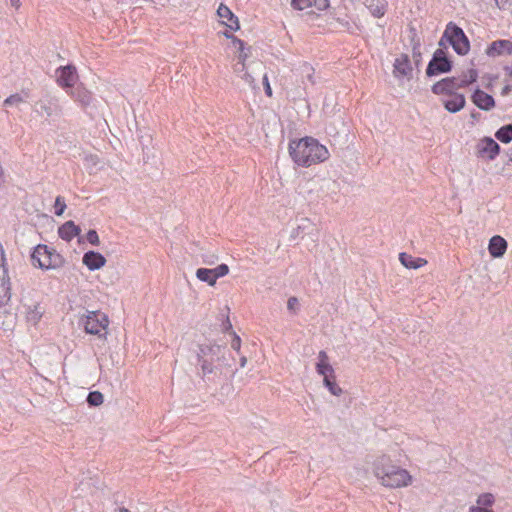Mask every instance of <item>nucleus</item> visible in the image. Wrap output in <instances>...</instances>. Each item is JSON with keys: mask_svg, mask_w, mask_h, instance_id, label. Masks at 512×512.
<instances>
[{"mask_svg": "<svg viewBox=\"0 0 512 512\" xmlns=\"http://www.w3.org/2000/svg\"><path fill=\"white\" fill-rule=\"evenodd\" d=\"M10 4L15 9H19L21 6V0H10Z\"/></svg>", "mask_w": 512, "mask_h": 512, "instance_id": "obj_45", "label": "nucleus"}, {"mask_svg": "<svg viewBox=\"0 0 512 512\" xmlns=\"http://www.w3.org/2000/svg\"><path fill=\"white\" fill-rule=\"evenodd\" d=\"M496 3L500 9H504V3L500 4L498 1H496Z\"/></svg>", "mask_w": 512, "mask_h": 512, "instance_id": "obj_50", "label": "nucleus"}, {"mask_svg": "<svg viewBox=\"0 0 512 512\" xmlns=\"http://www.w3.org/2000/svg\"><path fill=\"white\" fill-rule=\"evenodd\" d=\"M394 64H410L409 57L407 55H405L403 62H400L399 59L396 58Z\"/></svg>", "mask_w": 512, "mask_h": 512, "instance_id": "obj_43", "label": "nucleus"}, {"mask_svg": "<svg viewBox=\"0 0 512 512\" xmlns=\"http://www.w3.org/2000/svg\"><path fill=\"white\" fill-rule=\"evenodd\" d=\"M479 73L474 68L462 70L458 76L446 77L436 82L431 91L435 95H445L448 98L441 100L444 108L450 113H457L465 107L466 99L458 89L467 88L478 79Z\"/></svg>", "mask_w": 512, "mask_h": 512, "instance_id": "obj_1", "label": "nucleus"}, {"mask_svg": "<svg viewBox=\"0 0 512 512\" xmlns=\"http://www.w3.org/2000/svg\"><path fill=\"white\" fill-rule=\"evenodd\" d=\"M80 233L81 228L72 220L65 222L58 228L59 237L67 242H70L74 237L79 236Z\"/></svg>", "mask_w": 512, "mask_h": 512, "instance_id": "obj_17", "label": "nucleus"}, {"mask_svg": "<svg viewBox=\"0 0 512 512\" xmlns=\"http://www.w3.org/2000/svg\"><path fill=\"white\" fill-rule=\"evenodd\" d=\"M222 330L223 332H233L232 331V324L230 322L229 317L227 316L226 319L222 322Z\"/></svg>", "mask_w": 512, "mask_h": 512, "instance_id": "obj_39", "label": "nucleus"}, {"mask_svg": "<svg viewBox=\"0 0 512 512\" xmlns=\"http://www.w3.org/2000/svg\"><path fill=\"white\" fill-rule=\"evenodd\" d=\"M291 6L296 10L315 8L323 11L329 7V0H291Z\"/></svg>", "mask_w": 512, "mask_h": 512, "instance_id": "obj_15", "label": "nucleus"}, {"mask_svg": "<svg viewBox=\"0 0 512 512\" xmlns=\"http://www.w3.org/2000/svg\"><path fill=\"white\" fill-rule=\"evenodd\" d=\"M233 338L231 340V348L237 352H239L241 348V338L235 333L232 332Z\"/></svg>", "mask_w": 512, "mask_h": 512, "instance_id": "obj_37", "label": "nucleus"}, {"mask_svg": "<svg viewBox=\"0 0 512 512\" xmlns=\"http://www.w3.org/2000/svg\"><path fill=\"white\" fill-rule=\"evenodd\" d=\"M86 240L94 246H98L100 244L99 236L96 230L90 229L86 234Z\"/></svg>", "mask_w": 512, "mask_h": 512, "instance_id": "obj_34", "label": "nucleus"}, {"mask_svg": "<svg viewBox=\"0 0 512 512\" xmlns=\"http://www.w3.org/2000/svg\"><path fill=\"white\" fill-rule=\"evenodd\" d=\"M495 502L494 495L491 493H483L477 498V506L489 509Z\"/></svg>", "mask_w": 512, "mask_h": 512, "instance_id": "obj_30", "label": "nucleus"}, {"mask_svg": "<svg viewBox=\"0 0 512 512\" xmlns=\"http://www.w3.org/2000/svg\"><path fill=\"white\" fill-rule=\"evenodd\" d=\"M66 209V203L62 196H57L54 204V213L57 216H61Z\"/></svg>", "mask_w": 512, "mask_h": 512, "instance_id": "obj_32", "label": "nucleus"}, {"mask_svg": "<svg viewBox=\"0 0 512 512\" xmlns=\"http://www.w3.org/2000/svg\"><path fill=\"white\" fill-rule=\"evenodd\" d=\"M44 312V308L39 303L29 306L26 311L27 322L32 325H37Z\"/></svg>", "mask_w": 512, "mask_h": 512, "instance_id": "obj_21", "label": "nucleus"}, {"mask_svg": "<svg viewBox=\"0 0 512 512\" xmlns=\"http://www.w3.org/2000/svg\"><path fill=\"white\" fill-rule=\"evenodd\" d=\"M400 263L408 269H418L427 264V261L421 257H414L406 252L399 254Z\"/></svg>", "mask_w": 512, "mask_h": 512, "instance_id": "obj_19", "label": "nucleus"}, {"mask_svg": "<svg viewBox=\"0 0 512 512\" xmlns=\"http://www.w3.org/2000/svg\"><path fill=\"white\" fill-rule=\"evenodd\" d=\"M299 308V301L295 296H291L287 301V309L294 314L297 313V310Z\"/></svg>", "mask_w": 512, "mask_h": 512, "instance_id": "obj_35", "label": "nucleus"}, {"mask_svg": "<svg viewBox=\"0 0 512 512\" xmlns=\"http://www.w3.org/2000/svg\"><path fill=\"white\" fill-rule=\"evenodd\" d=\"M471 101L479 109L484 111H490L496 105L494 98L490 94L481 90L479 87L473 91L471 95Z\"/></svg>", "mask_w": 512, "mask_h": 512, "instance_id": "obj_11", "label": "nucleus"}, {"mask_svg": "<svg viewBox=\"0 0 512 512\" xmlns=\"http://www.w3.org/2000/svg\"><path fill=\"white\" fill-rule=\"evenodd\" d=\"M71 98L77 102L82 109H86L92 102L93 96L82 84L73 86L67 91Z\"/></svg>", "mask_w": 512, "mask_h": 512, "instance_id": "obj_10", "label": "nucleus"}, {"mask_svg": "<svg viewBox=\"0 0 512 512\" xmlns=\"http://www.w3.org/2000/svg\"><path fill=\"white\" fill-rule=\"evenodd\" d=\"M288 150L294 163L301 167H310L325 162L330 157L326 146L310 136L299 140H290Z\"/></svg>", "mask_w": 512, "mask_h": 512, "instance_id": "obj_4", "label": "nucleus"}, {"mask_svg": "<svg viewBox=\"0 0 512 512\" xmlns=\"http://www.w3.org/2000/svg\"><path fill=\"white\" fill-rule=\"evenodd\" d=\"M235 42L239 45V50H240L239 61L242 62V64H244V61L247 58V53L244 51L245 50V48H244L245 43L242 40H239V39H237Z\"/></svg>", "mask_w": 512, "mask_h": 512, "instance_id": "obj_36", "label": "nucleus"}, {"mask_svg": "<svg viewBox=\"0 0 512 512\" xmlns=\"http://www.w3.org/2000/svg\"><path fill=\"white\" fill-rule=\"evenodd\" d=\"M82 262L90 271H95L106 264V259L101 253L91 250L84 253Z\"/></svg>", "mask_w": 512, "mask_h": 512, "instance_id": "obj_13", "label": "nucleus"}, {"mask_svg": "<svg viewBox=\"0 0 512 512\" xmlns=\"http://www.w3.org/2000/svg\"><path fill=\"white\" fill-rule=\"evenodd\" d=\"M485 52L490 57L512 55V41L507 39L493 41L487 46Z\"/></svg>", "mask_w": 512, "mask_h": 512, "instance_id": "obj_12", "label": "nucleus"}, {"mask_svg": "<svg viewBox=\"0 0 512 512\" xmlns=\"http://www.w3.org/2000/svg\"><path fill=\"white\" fill-rule=\"evenodd\" d=\"M504 67H505V70L507 71L508 75L512 79V66H504Z\"/></svg>", "mask_w": 512, "mask_h": 512, "instance_id": "obj_46", "label": "nucleus"}, {"mask_svg": "<svg viewBox=\"0 0 512 512\" xmlns=\"http://www.w3.org/2000/svg\"><path fill=\"white\" fill-rule=\"evenodd\" d=\"M104 401V396L100 391H90L87 395L86 402L89 407H98Z\"/></svg>", "mask_w": 512, "mask_h": 512, "instance_id": "obj_29", "label": "nucleus"}, {"mask_svg": "<svg viewBox=\"0 0 512 512\" xmlns=\"http://www.w3.org/2000/svg\"><path fill=\"white\" fill-rule=\"evenodd\" d=\"M217 15L222 19H227L225 25L233 31L240 29V23L238 17L230 10V8L224 4H220L217 9Z\"/></svg>", "mask_w": 512, "mask_h": 512, "instance_id": "obj_14", "label": "nucleus"}, {"mask_svg": "<svg viewBox=\"0 0 512 512\" xmlns=\"http://www.w3.org/2000/svg\"><path fill=\"white\" fill-rule=\"evenodd\" d=\"M323 384L334 396H340L343 392L339 385L336 383L335 374L333 376L323 378Z\"/></svg>", "mask_w": 512, "mask_h": 512, "instance_id": "obj_26", "label": "nucleus"}, {"mask_svg": "<svg viewBox=\"0 0 512 512\" xmlns=\"http://www.w3.org/2000/svg\"><path fill=\"white\" fill-rule=\"evenodd\" d=\"M507 250V241L499 235L493 236L488 245L489 254L494 258L502 257Z\"/></svg>", "mask_w": 512, "mask_h": 512, "instance_id": "obj_16", "label": "nucleus"}, {"mask_svg": "<svg viewBox=\"0 0 512 512\" xmlns=\"http://www.w3.org/2000/svg\"><path fill=\"white\" fill-rule=\"evenodd\" d=\"M410 32L412 33V43H413V48H412V56H413V59H414V64H420L422 58H421V44H420V41L419 39L416 41L415 40V37H416V30L415 28L411 27L410 28Z\"/></svg>", "mask_w": 512, "mask_h": 512, "instance_id": "obj_27", "label": "nucleus"}, {"mask_svg": "<svg viewBox=\"0 0 512 512\" xmlns=\"http://www.w3.org/2000/svg\"><path fill=\"white\" fill-rule=\"evenodd\" d=\"M386 6V0H372L371 3L368 5V8L374 17L380 18L384 16L386 12Z\"/></svg>", "mask_w": 512, "mask_h": 512, "instance_id": "obj_24", "label": "nucleus"}, {"mask_svg": "<svg viewBox=\"0 0 512 512\" xmlns=\"http://www.w3.org/2000/svg\"><path fill=\"white\" fill-rule=\"evenodd\" d=\"M510 91H512V85L507 84L503 87L501 94L507 95Z\"/></svg>", "mask_w": 512, "mask_h": 512, "instance_id": "obj_44", "label": "nucleus"}, {"mask_svg": "<svg viewBox=\"0 0 512 512\" xmlns=\"http://www.w3.org/2000/svg\"><path fill=\"white\" fill-rule=\"evenodd\" d=\"M212 271H213V277H215V279L217 280L221 277L226 276L229 273V267L227 264L222 263V264L218 265L217 267L213 268Z\"/></svg>", "mask_w": 512, "mask_h": 512, "instance_id": "obj_33", "label": "nucleus"}, {"mask_svg": "<svg viewBox=\"0 0 512 512\" xmlns=\"http://www.w3.org/2000/svg\"><path fill=\"white\" fill-rule=\"evenodd\" d=\"M500 145L491 137L485 136L476 146V155L478 158H484L493 161L500 154Z\"/></svg>", "mask_w": 512, "mask_h": 512, "instance_id": "obj_9", "label": "nucleus"}, {"mask_svg": "<svg viewBox=\"0 0 512 512\" xmlns=\"http://www.w3.org/2000/svg\"><path fill=\"white\" fill-rule=\"evenodd\" d=\"M30 98V90L29 89H22L20 93H15L7 97L3 101V106L9 107V106H18L21 103H24L27 101V99Z\"/></svg>", "mask_w": 512, "mask_h": 512, "instance_id": "obj_20", "label": "nucleus"}, {"mask_svg": "<svg viewBox=\"0 0 512 512\" xmlns=\"http://www.w3.org/2000/svg\"><path fill=\"white\" fill-rule=\"evenodd\" d=\"M303 235H304V232H302L299 225L292 231V234H291L292 237H298V236L303 237Z\"/></svg>", "mask_w": 512, "mask_h": 512, "instance_id": "obj_42", "label": "nucleus"}, {"mask_svg": "<svg viewBox=\"0 0 512 512\" xmlns=\"http://www.w3.org/2000/svg\"><path fill=\"white\" fill-rule=\"evenodd\" d=\"M311 226V223L308 219H304L302 224L299 225L300 229L304 234L306 233V230Z\"/></svg>", "mask_w": 512, "mask_h": 512, "instance_id": "obj_41", "label": "nucleus"}, {"mask_svg": "<svg viewBox=\"0 0 512 512\" xmlns=\"http://www.w3.org/2000/svg\"><path fill=\"white\" fill-rule=\"evenodd\" d=\"M469 512H494V511L491 509H486L484 507H480V506H471L469 508Z\"/></svg>", "mask_w": 512, "mask_h": 512, "instance_id": "obj_40", "label": "nucleus"}, {"mask_svg": "<svg viewBox=\"0 0 512 512\" xmlns=\"http://www.w3.org/2000/svg\"><path fill=\"white\" fill-rule=\"evenodd\" d=\"M319 361L316 364V371L319 375H322L323 378L328 376H333L335 371L331 364L329 363V357L325 351H320L318 354Z\"/></svg>", "mask_w": 512, "mask_h": 512, "instance_id": "obj_18", "label": "nucleus"}, {"mask_svg": "<svg viewBox=\"0 0 512 512\" xmlns=\"http://www.w3.org/2000/svg\"><path fill=\"white\" fill-rule=\"evenodd\" d=\"M495 138L502 143H510L512 141V122L500 127L495 132Z\"/></svg>", "mask_w": 512, "mask_h": 512, "instance_id": "obj_23", "label": "nucleus"}, {"mask_svg": "<svg viewBox=\"0 0 512 512\" xmlns=\"http://www.w3.org/2000/svg\"><path fill=\"white\" fill-rule=\"evenodd\" d=\"M452 46L458 55H466L470 50V42L465 32L454 22H449L440 38L439 47L427 64H453L448 46Z\"/></svg>", "mask_w": 512, "mask_h": 512, "instance_id": "obj_3", "label": "nucleus"}, {"mask_svg": "<svg viewBox=\"0 0 512 512\" xmlns=\"http://www.w3.org/2000/svg\"><path fill=\"white\" fill-rule=\"evenodd\" d=\"M246 362H247L246 357H245V356H242V357L240 358V366H241V367H244V366H245V364H246Z\"/></svg>", "mask_w": 512, "mask_h": 512, "instance_id": "obj_47", "label": "nucleus"}, {"mask_svg": "<svg viewBox=\"0 0 512 512\" xmlns=\"http://www.w3.org/2000/svg\"><path fill=\"white\" fill-rule=\"evenodd\" d=\"M453 66H427L426 74L428 77L450 73Z\"/></svg>", "mask_w": 512, "mask_h": 512, "instance_id": "obj_31", "label": "nucleus"}, {"mask_svg": "<svg viewBox=\"0 0 512 512\" xmlns=\"http://www.w3.org/2000/svg\"><path fill=\"white\" fill-rule=\"evenodd\" d=\"M393 76L398 80H410L413 77V66H393Z\"/></svg>", "mask_w": 512, "mask_h": 512, "instance_id": "obj_22", "label": "nucleus"}, {"mask_svg": "<svg viewBox=\"0 0 512 512\" xmlns=\"http://www.w3.org/2000/svg\"><path fill=\"white\" fill-rule=\"evenodd\" d=\"M479 116H480V113H478V112H472V113H471V117H472L473 119H478V117H479Z\"/></svg>", "mask_w": 512, "mask_h": 512, "instance_id": "obj_49", "label": "nucleus"}, {"mask_svg": "<svg viewBox=\"0 0 512 512\" xmlns=\"http://www.w3.org/2000/svg\"><path fill=\"white\" fill-rule=\"evenodd\" d=\"M308 78L312 80V75L310 73L308 74Z\"/></svg>", "mask_w": 512, "mask_h": 512, "instance_id": "obj_51", "label": "nucleus"}, {"mask_svg": "<svg viewBox=\"0 0 512 512\" xmlns=\"http://www.w3.org/2000/svg\"><path fill=\"white\" fill-rule=\"evenodd\" d=\"M108 324L109 320L106 314L100 311H92L86 316L84 330L88 334L101 337V332L106 330Z\"/></svg>", "mask_w": 512, "mask_h": 512, "instance_id": "obj_7", "label": "nucleus"}, {"mask_svg": "<svg viewBox=\"0 0 512 512\" xmlns=\"http://www.w3.org/2000/svg\"><path fill=\"white\" fill-rule=\"evenodd\" d=\"M54 104L51 101H38L36 103L35 111L39 115H46L47 117H51L54 113Z\"/></svg>", "mask_w": 512, "mask_h": 512, "instance_id": "obj_28", "label": "nucleus"}, {"mask_svg": "<svg viewBox=\"0 0 512 512\" xmlns=\"http://www.w3.org/2000/svg\"><path fill=\"white\" fill-rule=\"evenodd\" d=\"M341 24L343 27L347 28L348 30L350 29V23L348 21H341Z\"/></svg>", "mask_w": 512, "mask_h": 512, "instance_id": "obj_48", "label": "nucleus"}, {"mask_svg": "<svg viewBox=\"0 0 512 512\" xmlns=\"http://www.w3.org/2000/svg\"><path fill=\"white\" fill-rule=\"evenodd\" d=\"M226 351L225 345L217 343L209 342L198 345V374L205 382L217 383L223 379L225 368L230 366L226 358Z\"/></svg>", "mask_w": 512, "mask_h": 512, "instance_id": "obj_2", "label": "nucleus"}, {"mask_svg": "<svg viewBox=\"0 0 512 512\" xmlns=\"http://www.w3.org/2000/svg\"><path fill=\"white\" fill-rule=\"evenodd\" d=\"M374 473L384 486L390 488L408 486L412 480L407 470L391 464V460L387 456H382L377 460Z\"/></svg>", "mask_w": 512, "mask_h": 512, "instance_id": "obj_5", "label": "nucleus"}, {"mask_svg": "<svg viewBox=\"0 0 512 512\" xmlns=\"http://www.w3.org/2000/svg\"><path fill=\"white\" fill-rule=\"evenodd\" d=\"M263 85H264V91H265V94L268 96V97H271L272 96V88L270 86V83H269V80H268V76L267 74H264L263 76Z\"/></svg>", "mask_w": 512, "mask_h": 512, "instance_id": "obj_38", "label": "nucleus"}, {"mask_svg": "<svg viewBox=\"0 0 512 512\" xmlns=\"http://www.w3.org/2000/svg\"><path fill=\"white\" fill-rule=\"evenodd\" d=\"M197 278L202 281L208 283L210 286L215 285L216 279L213 277V271L209 268H198L196 271Z\"/></svg>", "mask_w": 512, "mask_h": 512, "instance_id": "obj_25", "label": "nucleus"}, {"mask_svg": "<svg viewBox=\"0 0 512 512\" xmlns=\"http://www.w3.org/2000/svg\"><path fill=\"white\" fill-rule=\"evenodd\" d=\"M31 264L42 270L58 269L64 266L65 259L55 249L38 244L31 253Z\"/></svg>", "mask_w": 512, "mask_h": 512, "instance_id": "obj_6", "label": "nucleus"}, {"mask_svg": "<svg viewBox=\"0 0 512 512\" xmlns=\"http://www.w3.org/2000/svg\"><path fill=\"white\" fill-rule=\"evenodd\" d=\"M55 75L58 85L66 92L75 86L79 78L76 66H58Z\"/></svg>", "mask_w": 512, "mask_h": 512, "instance_id": "obj_8", "label": "nucleus"}]
</instances>
